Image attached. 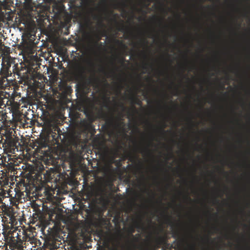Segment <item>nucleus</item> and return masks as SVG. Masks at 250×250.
<instances>
[{
    "label": "nucleus",
    "mask_w": 250,
    "mask_h": 250,
    "mask_svg": "<svg viewBox=\"0 0 250 250\" xmlns=\"http://www.w3.org/2000/svg\"><path fill=\"white\" fill-rule=\"evenodd\" d=\"M188 121H189V123H190V124H193V122H192V118H189V119H188Z\"/></svg>",
    "instance_id": "obj_46"
},
{
    "label": "nucleus",
    "mask_w": 250,
    "mask_h": 250,
    "mask_svg": "<svg viewBox=\"0 0 250 250\" xmlns=\"http://www.w3.org/2000/svg\"><path fill=\"white\" fill-rule=\"evenodd\" d=\"M142 226V225L140 223H137L136 225V228L137 229H141Z\"/></svg>",
    "instance_id": "obj_37"
},
{
    "label": "nucleus",
    "mask_w": 250,
    "mask_h": 250,
    "mask_svg": "<svg viewBox=\"0 0 250 250\" xmlns=\"http://www.w3.org/2000/svg\"><path fill=\"white\" fill-rule=\"evenodd\" d=\"M164 216L166 217V219L169 222H171V221H170V217L169 216H168L167 215H166L165 214V213L164 212Z\"/></svg>",
    "instance_id": "obj_32"
},
{
    "label": "nucleus",
    "mask_w": 250,
    "mask_h": 250,
    "mask_svg": "<svg viewBox=\"0 0 250 250\" xmlns=\"http://www.w3.org/2000/svg\"><path fill=\"white\" fill-rule=\"evenodd\" d=\"M125 59L123 57L119 58V62H120L123 66H124L125 65Z\"/></svg>",
    "instance_id": "obj_28"
},
{
    "label": "nucleus",
    "mask_w": 250,
    "mask_h": 250,
    "mask_svg": "<svg viewBox=\"0 0 250 250\" xmlns=\"http://www.w3.org/2000/svg\"><path fill=\"white\" fill-rule=\"evenodd\" d=\"M11 198L9 199L10 204L12 206L17 205V203H22V200L25 201L24 191H22L19 187H16L15 188L11 187L10 191Z\"/></svg>",
    "instance_id": "obj_8"
},
{
    "label": "nucleus",
    "mask_w": 250,
    "mask_h": 250,
    "mask_svg": "<svg viewBox=\"0 0 250 250\" xmlns=\"http://www.w3.org/2000/svg\"><path fill=\"white\" fill-rule=\"evenodd\" d=\"M142 156H163V155H142ZM163 156H176L175 155H163ZM177 156H194V155H177ZM196 156H250V155H198Z\"/></svg>",
    "instance_id": "obj_13"
},
{
    "label": "nucleus",
    "mask_w": 250,
    "mask_h": 250,
    "mask_svg": "<svg viewBox=\"0 0 250 250\" xmlns=\"http://www.w3.org/2000/svg\"><path fill=\"white\" fill-rule=\"evenodd\" d=\"M23 3L26 5H30L32 3V0H24Z\"/></svg>",
    "instance_id": "obj_31"
},
{
    "label": "nucleus",
    "mask_w": 250,
    "mask_h": 250,
    "mask_svg": "<svg viewBox=\"0 0 250 250\" xmlns=\"http://www.w3.org/2000/svg\"><path fill=\"white\" fill-rule=\"evenodd\" d=\"M125 136H126V141H127L128 136V135H127L126 133L125 134Z\"/></svg>",
    "instance_id": "obj_51"
},
{
    "label": "nucleus",
    "mask_w": 250,
    "mask_h": 250,
    "mask_svg": "<svg viewBox=\"0 0 250 250\" xmlns=\"http://www.w3.org/2000/svg\"><path fill=\"white\" fill-rule=\"evenodd\" d=\"M7 156H8V157H10V156H16V155H11L10 154H7Z\"/></svg>",
    "instance_id": "obj_50"
},
{
    "label": "nucleus",
    "mask_w": 250,
    "mask_h": 250,
    "mask_svg": "<svg viewBox=\"0 0 250 250\" xmlns=\"http://www.w3.org/2000/svg\"><path fill=\"white\" fill-rule=\"evenodd\" d=\"M114 41L116 44L119 45L120 46H121L123 47H125V45L123 43L122 41H120L119 40H114Z\"/></svg>",
    "instance_id": "obj_26"
},
{
    "label": "nucleus",
    "mask_w": 250,
    "mask_h": 250,
    "mask_svg": "<svg viewBox=\"0 0 250 250\" xmlns=\"http://www.w3.org/2000/svg\"><path fill=\"white\" fill-rule=\"evenodd\" d=\"M238 143L239 144H242L243 143V140L242 139V138H240L238 140Z\"/></svg>",
    "instance_id": "obj_44"
},
{
    "label": "nucleus",
    "mask_w": 250,
    "mask_h": 250,
    "mask_svg": "<svg viewBox=\"0 0 250 250\" xmlns=\"http://www.w3.org/2000/svg\"><path fill=\"white\" fill-rule=\"evenodd\" d=\"M5 214H6L7 216H9V217H11L12 216V213L10 212V210L6 211Z\"/></svg>",
    "instance_id": "obj_34"
},
{
    "label": "nucleus",
    "mask_w": 250,
    "mask_h": 250,
    "mask_svg": "<svg viewBox=\"0 0 250 250\" xmlns=\"http://www.w3.org/2000/svg\"><path fill=\"white\" fill-rule=\"evenodd\" d=\"M191 250H195L194 246H192L191 247Z\"/></svg>",
    "instance_id": "obj_49"
},
{
    "label": "nucleus",
    "mask_w": 250,
    "mask_h": 250,
    "mask_svg": "<svg viewBox=\"0 0 250 250\" xmlns=\"http://www.w3.org/2000/svg\"><path fill=\"white\" fill-rule=\"evenodd\" d=\"M0 134H2L5 138L4 145H5L4 151L6 153H11L14 154L16 151H18V138L16 137L15 134L16 131L11 127H6L5 129L0 130Z\"/></svg>",
    "instance_id": "obj_3"
},
{
    "label": "nucleus",
    "mask_w": 250,
    "mask_h": 250,
    "mask_svg": "<svg viewBox=\"0 0 250 250\" xmlns=\"http://www.w3.org/2000/svg\"><path fill=\"white\" fill-rule=\"evenodd\" d=\"M219 202V201L216 198H214L213 203L214 204H218Z\"/></svg>",
    "instance_id": "obj_41"
},
{
    "label": "nucleus",
    "mask_w": 250,
    "mask_h": 250,
    "mask_svg": "<svg viewBox=\"0 0 250 250\" xmlns=\"http://www.w3.org/2000/svg\"><path fill=\"white\" fill-rule=\"evenodd\" d=\"M1 68L0 70V88L6 89L7 87L16 84V78L8 79V78L12 77V74L18 76V79L21 78V72L22 66L21 64L15 63L10 59L2 58Z\"/></svg>",
    "instance_id": "obj_1"
},
{
    "label": "nucleus",
    "mask_w": 250,
    "mask_h": 250,
    "mask_svg": "<svg viewBox=\"0 0 250 250\" xmlns=\"http://www.w3.org/2000/svg\"><path fill=\"white\" fill-rule=\"evenodd\" d=\"M73 74L76 80H83L86 77V69L84 66L78 65L74 68Z\"/></svg>",
    "instance_id": "obj_9"
},
{
    "label": "nucleus",
    "mask_w": 250,
    "mask_h": 250,
    "mask_svg": "<svg viewBox=\"0 0 250 250\" xmlns=\"http://www.w3.org/2000/svg\"><path fill=\"white\" fill-rule=\"evenodd\" d=\"M6 157H0V165L9 169L14 168V166L18 165L16 160L18 161L19 159L20 160L19 162L21 161L23 158L30 161H31L32 158H35V160H37L36 158L41 160H48V157H7L8 161H6Z\"/></svg>",
    "instance_id": "obj_6"
},
{
    "label": "nucleus",
    "mask_w": 250,
    "mask_h": 250,
    "mask_svg": "<svg viewBox=\"0 0 250 250\" xmlns=\"http://www.w3.org/2000/svg\"><path fill=\"white\" fill-rule=\"evenodd\" d=\"M132 101L133 103H134L136 100H137V98H135V97H132L131 98Z\"/></svg>",
    "instance_id": "obj_43"
},
{
    "label": "nucleus",
    "mask_w": 250,
    "mask_h": 250,
    "mask_svg": "<svg viewBox=\"0 0 250 250\" xmlns=\"http://www.w3.org/2000/svg\"><path fill=\"white\" fill-rule=\"evenodd\" d=\"M134 143L137 145L138 144L137 142L136 141V140H134Z\"/></svg>",
    "instance_id": "obj_54"
},
{
    "label": "nucleus",
    "mask_w": 250,
    "mask_h": 250,
    "mask_svg": "<svg viewBox=\"0 0 250 250\" xmlns=\"http://www.w3.org/2000/svg\"><path fill=\"white\" fill-rule=\"evenodd\" d=\"M104 82L105 83H106V84H107V82H106V80H105V79H104Z\"/></svg>",
    "instance_id": "obj_56"
},
{
    "label": "nucleus",
    "mask_w": 250,
    "mask_h": 250,
    "mask_svg": "<svg viewBox=\"0 0 250 250\" xmlns=\"http://www.w3.org/2000/svg\"><path fill=\"white\" fill-rule=\"evenodd\" d=\"M191 135L190 134L188 135V140L184 139L183 142V144L186 146H188L193 143L197 144V143L199 141V138L198 136L195 135V136H192L191 137Z\"/></svg>",
    "instance_id": "obj_14"
},
{
    "label": "nucleus",
    "mask_w": 250,
    "mask_h": 250,
    "mask_svg": "<svg viewBox=\"0 0 250 250\" xmlns=\"http://www.w3.org/2000/svg\"><path fill=\"white\" fill-rule=\"evenodd\" d=\"M89 157H68V158H70L71 160L74 159L75 158H79V159L80 161H82V160L86 159L89 162V161H90V159H89ZM66 158H67V157H49V159L52 160V161H53V160H61V161H63Z\"/></svg>",
    "instance_id": "obj_17"
},
{
    "label": "nucleus",
    "mask_w": 250,
    "mask_h": 250,
    "mask_svg": "<svg viewBox=\"0 0 250 250\" xmlns=\"http://www.w3.org/2000/svg\"><path fill=\"white\" fill-rule=\"evenodd\" d=\"M92 158H93V160H94V159H95V160H96V161L97 160V158H94V157H92Z\"/></svg>",
    "instance_id": "obj_58"
},
{
    "label": "nucleus",
    "mask_w": 250,
    "mask_h": 250,
    "mask_svg": "<svg viewBox=\"0 0 250 250\" xmlns=\"http://www.w3.org/2000/svg\"><path fill=\"white\" fill-rule=\"evenodd\" d=\"M3 37V35L0 34V49H1L2 47L4 46V43L1 40V38Z\"/></svg>",
    "instance_id": "obj_29"
},
{
    "label": "nucleus",
    "mask_w": 250,
    "mask_h": 250,
    "mask_svg": "<svg viewBox=\"0 0 250 250\" xmlns=\"http://www.w3.org/2000/svg\"><path fill=\"white\" fill-rule=\"evenodd\" d=\"M58 156H62V157H63V156H67L66 155H59Z\"/></svg>",
    "instance_id": "obj_52"
},
{
    "label": "nucleus",
    "mask_w": 250,
    "mask_h": 250,
    "mask_svg": "<svg viewBox=\"0 0 250 250\" xmlns=\"http://www.w3.org/2000/svg\"><path fill=\"white\" fill-rule=\"evenodd\" d=\"M84 113L86 119L83 120L81 122V125L82 128V133L84 136V138L82 139L78 138L79 142L87 143L89 140V133L94 129L92 123L95 121L96 118L93 111L91 110L86 109Z\"/></svg>",
    "instance_id": "obj_4"
},
{
    "label": "nucleus",
    "mask_w": 250,
    "mask_h": 250,
    "mask_svg": "<svg viewBox=\"0 0 250 250\" xmlns=\"http://www.w3.org/2000/svg\"><path fill=\"white\" fill-rule=\"evenodd\" d=\"M8 95L9 98L8 102L10 103V105L15 109H19L20 106L22 104L23 105L22 107L30 104V100L29 98L21 97V93L15 90L11 95L9 93H8Z\"/></svg>",
    "instance_id": "obj_5"
},
{
    "label": "nucleus",
    "mask_w": 250,
    "mask_h": 250,
    "mask_svg": "<svg viewBox=\"0 0 250 250\" xmlns=\"http://www.w3.org/2000/svg\"><path fill=\"white\" fill-rule=\"evenodd\" d=\"M113 21L116 23L117 29L118 31L125 32L128 30V28L123 23H119L116 19H114Z\"/></svg>",
    "instance_id": "obj_18"
},
{
    "label": "nucleus",
    "mask_w": 250,
    "mask_h": 250,
    "mask_svg": "<svg viewBox=\"0 0 250 250\" xmlns=\"http://www.w3.org/2000/svg\"><path fill=\"white\" fill-rule=\"evenodd\" d=\"M102 71H103L104 73H105V71L104 69H102Z\"/></svg>",
    "instance_id": "obj_60"
},
{
    "label": "nucleus",
    "mask_w": 250,
    "mask_h": 250,
    "mask_svg": "<svg viewBox=\"0 0 250 250\" xmlns=\"http://www.w3.org/2000/svg\"><path fill=\"white\" fill-rule=\"evenodd\" d=\"M172 142H173V143H176V141H175V140H173H173H172Z\"/></svg>",
    "instance_id": "obj_55"
},
{
    "label": "nucleus",
    "mask_w": 250,
    "mask_h": 250,
    "mask_svg": "<svg viewBox=\"0 0 250 250\" xmlns=\"http://www.w3.org/2000/svg\"><path fill=\"white\" fill-rule=\"evenodd\" d=\"M136 129H137V130L138 131H139V129H138V127H136Z\"/></svg>",
    "instance_id": "obj_64"
},
{
    "label": "nucleus",
    "mask_w": 250,
    "mask_h": 250,
    "mask_svg": "<svg viewBox=\"0 0 250 250\" xmlns=\"http://www.w3.org/2000/svg\"><path fill=\"white\" fill-rule=\"evenodd\" d=\"M172 236L174 238L179 237L180 233H179V231L177 230L174 231Z\"/></svg>",
    "instance_id": "obj_27"
},
{
    "label": "nucleus",
    "mask_w": 250,
    "mask_h": 250,
    "mask_svg": "<svg viewBox=\"0 0 250 250\" xmlns=\"http://www.w3.org/2000/svg\"><path fill=\"white\" fill-rule=\"evenodd\" d=\"M95 36H96V38H97V41L94 42V45L96 46H97V45L99 44H100V46H102L103 45L102 42H100V43H99V42L101 40V37H106L107 36L106 33L104 31L102 32V35L101 36L98 34H97V35H96Z\"/></svg>",
    "instance_id": "obj_20"
},
{
    "label": "nucleus",
    "mask_w": 250,
    "mask_h": 250,
    "mask_svg": "<svg viewBox=\"0 0 250 250\" xmlns=\"http://www.w3.org/2000/svg\"><path fill=\"white\" fill-rule=\"evenodd\" d=\"M23 187H24V186H23ZM24 191H25L26 192V196L29 195V194L30 193V191L28 189L27 186H25V190Z\"/></svg>",
    "instance_id": "obj_30"
},
{
    "label": "nucleus",
    "mask_w": 250,
    "mask_h": 250,
    "mask_svg": "<svg viewBox=\"0 0 250 250\" xmlns=\"http://www.w3.org/2000/svg\"><path fill=\"white\" fill-rule=\"evenodd\" d=\"M21 78L22 79L20 78V80L23 81L24 84L27 85L28 86V89L33 93L36 92L37 89L41 86V83L35 79L24 80L22 77Z\"/></svg>",
    "instance_id": "obj_10"
},
{
    "label": "nucleus",
    "mask_w": 250,
    "mask_h": 250,
    "mask_svg": "<svg viewBox=\"0 0 250 250\" xmlns=\"http://www.w3.org/2000/svg\"><path fill=\"white\" fill-rule=\"evenodd\" d=\"M99 156H110V155H100ZM112 156H139L138 155H131L129 154L127 150L126 149V155H113Z\"/></svg>",
    "instance_id": "obj_24"
},
{
    "label": "nucleus",
    "mask_w": 250,
    "mask_h": 250,
    "mask_svg": "<svg viewBox=\"0 0 250 250\" xmlns=\"http://www.w3.org/2000/svg\"><path fill=\"white\" fill-rule=\"evenodd\" d=\"M157 140V138L154 136L152 134L150 135V140L146 143H140L139 145L140 146L147 149L153 144V141Z\"/></svg>",
    "instance_id": "obj_15"
},
{
    "label": "nucleus",
    "mask_w": 250,
    "mask_h": 250,
    "mask_svg": "<svg viewBox=\"0 0 250 250\" xmlns=\"http://www.w3.org/2000/svg\"><path fill=\"white\" fill-rule=\"evenodd\" d=\"M184 197L187 200H189L190 201H191V199L190 198V197L189 196V195L188 194H186L184 196Z\"/></svg>",
    "instance_id": "obj_36"
},
{
    "label": "nucleus",
    "mask_w": 250,
    "mask_h": 250,
    "mask_svg": "<svg viewBox=\"0 0 250 250\" xmlns=\"http://www.w3.org/2000/svg\"><path fill=\"white\" fill-rule=\"evenodd\" d=\"M120 106L122 108L123 111H124L126 109V107L123 104H121Z\"/></svg>",
    "instance_id": "obj_39"
},
{
    "label": "nucleus",
    "mask_w": 250,
    "mask_h": 250,
    "mask_svg": "<svg viewBox=\"0 0 250 250\" xmlns=\"http://www.w3.org/2000/svg\"><path fill=\"white\" fill-rule=\"evenodd\" d=\"M160 5L162 7V11H164V12H166V10H165V9L163 7V4L162 3H160Z\"/></svg>",
    "instance_id": "obj_45"
},
{
    "label": "nucleus",
    "mask_w": 250,
    "mask_h": 250,
    "mask_svg": "<svg viewBox=\"0 0 250 250\" xmlns=\"http://www.w3.org/2000/svg\"><path fill=\"white\" fill-rule=\"evenodd\" d=\"M167 126L165 123H164L162 126L159 128V136L158 137L161 139H164L166 137V134L167 133H171L173 136H175V133L172 132L171 130H165V128Z\"/></svg>",
    "instance_id": "obj_12"
},
{
    "label": "nucleus",
    "mask_w": 250,
    "mask_h": 250,
    "mask_svg": "<svg viewBox=\"0 0 250 250\" xmlns=\"http://www.w3.org/2000/svg\"><path fill=\"white\" fill-rule=\"evenodd\" d=\"M98 25H99L100 26L102 27H104V23H103V20H101V21L99 22V23H98Z\"/></svg>",
    "instance_id": "obj_33"
},
{
    "label": "nucleus",
    "mask_w": 250,
    "mask_h": 250,
    "mask_svg": "<svg viewBox=\"0 0 250 250\" xmlns=\"http://www.w3.org/2000/svg\"><path fill=\"white\" fill-rule=\"evenodd\" d=\"M120 158H121V160H129V161H132L134 159H136V158H139V157H120Z\"/></svg>",
    "instance_id": "obj_25"
},
{
    "label": "nucleus",
    "mask_w": 250,
    "mask_h": 250,
    "mask_svg": "<svg viewBox=\"0 0 250 250\" xmlns=\"http://www.w3.org/2000/svg\"><path fill=\"white\" fill-rule=\"evenodd\" d=\"M100 159H104V158H107V157H99ZM109 158H111V160H115L116 158H117V157H108Z\"/></svg>",
    "instance_id": "obj_38"
},
{
    "label": "nucleus",
    "mask_w": 250,
    "mask_h": 250,
    "mask_svg": "<svg viewBox=\"0 0 250 250\" xmlns=\"http://www.w3.org/2000/svg\"><path fill=\"white\" fill-rule=\"evenodd\" d=\"M97 17H98L97 16H95V17H94V19H96Z\"/></svg>",
    "instance_id": "obj_63"
},
{
    "label": "nucleus",
    "mask_w": 250,
    "mask_h": 250,
    "mask_svg": "<svg viewBox=\"0 0 250 250\" xmlns=\"http://www.w3.org/2000/svg\"><path fill=\"white\" fill-rule=\"evenodd\" d=\"M147 66H148V63H145L143 66V69H147Z\"/></svg>",
    "instance_id": "obj_40"
},
{
    "label": "nucleus",
    "mask_w": 250,
    "mask_h": 250,
    "mask_svg": "<svg viewBox=\"0 0 250 250\" xmlns=\"http://www.w3.org/2000/svg\"><path fill=\"white\" fill-rule=\"evenodd\" d=\"M9 241V243L10 244V247L11 248V250H14V249H17V250H22V242L21 240L18 241L17 239H16L13 237L11 238Z\"/></svg>",
    "instance_id": "obj_11"
},
{
    "label": "nucleus",
    "mask_w": 250,
    "mask_h": 250,
    "mask_svg": "<svg viewBox=\"0 0 250 250\" xmlns=\"http://www.w3.org/2000/svg\"><path fill=\"white\" fill-rule=\"evenodd\" d=\"M213 229L216 230V231H218V229L217 227H213Z\"/></svg>",
    "instance_id": "obj_48"
},
{
    "label": "nucleus",
    "mask_w": 250,
    "mask_h": 250,
    "mask_svg": "<svg viewBox=\"0 0 250 250\" xmlns=\"http://www.w3.org/2000/svg\"><path fill=\"white\" fill-rule=\"evenodd\" d=\"M207 240H208L210 238H209V237H208H208H207Z\"/></svg>",
    "instance_id": "obj_61"
},
{
    "label": "nucleus",
    "mask_w": 250,
    "mask_h": 250,
    "mask_svg": "<svg viewBox=\"0 0 250 250\" xmlns=\"http://www.w3.org/2000/svg\"><path fill=\"white\" fill-rule=\"evenodd\" d=\"M138 104H141V102H139L138 103Z\"/></svg>",
    "instance_id": "obj_59"
},
{
    "label": "nucleus",
    "mask_w": 250,
    "mask_h": 250,
    "mask_svg": "<svg viewBox=\"0 0 250 250\" xmlns=\"http://www.w3.org/2000/svg\"><path fill=\"white\" fill-rule=\"evenodd\" d=\"M158 21H159L160 22H162V19H159V20H158Z\"/></svg>",
    "instance_id": "obj_53"
},
{
    "label": "nucleus",
    "mask_w": 250,
    "mask_h": 250,
    "mask_svg": "<svg viewBox=\"0 0 250 250\" xmlns=\"http://www.w3.org/2000/svg\"><path fill=\"white\" fill-rule=\"evenodd\" d=\"M3 0V4H2V6L4 10V11H2L1 10V14L3 15L4 12L6 13H10L12 10L10 8V6L8 4V3L10 2L11 0Z\"/></svg>",
    "instance_id": "obj_16"
},
{
    "label": "nucleus",
    "mask_w": 250,
    "mask_h": 250,
    "mask_svg": "<svg viewBox=\"0 0 250 250\" xmlns=\"http://www.w3.org/2000/svg\"><path fill=\"white\" fill-rule=\"evenodd\" d=\"M11 188L10 189H9L8 190H2L0 192V196L2 197L3 198L9 197L11 198V193H10L9 192L10 191Z\"/></svg>",
    "instance_id": "obj_21"
},
{
    "label": "nucleus",
    "mask_w": 250,
    "mask_h": 250,
    "mask_svg": "<svg viewBox=\"0 0 250 250\" xmlns=\"http://www.w3.org/2000/svg\"><path fill=\"white\" fill-rule=\"evenodd\" d=\"M72 91V89L70 86H66L63 89V91L62 92L64 93V95H67L71 93Z\"/></svg>",
    "instance_id": "obj_22"
},
{
    "label": "nucleus",
    "mask_w": 250,
    "mask_h": 250,
    "mask_svg": "<svg viewBox=\"0 0 250 250\" xmlns=\"http://www.w3.org/2000/svg\"><path fill=\"white\" fill-rule=\"evenodd\" d=\"M144 158H150V157H144ZM154 158V157H152ZM159 158H161V157H158ZM165 158L167 160H170L171 158H173V157H163ZM176 157H173V158H175ZM181 158H189V157H180ZM197 158H199L200 160L203 159L204 157H197ZM209 157H205V158H209ZM211 158H214L215 157H210ZM246 158H248V157H245Z\"/></svg>",
    "instance_id": "obj_23"
},
{
    "label": "nucleus",
    "mask_w": 250,
    "mask_h": 250,
    "mask_svg": "<svg viewBox=\"0 0 250 250\" xmlns=\"http://www.w3.org/2000/svg\"><path fill=\"white\" fill-rule=\"evenodd\" d=\"M89 81L91 82H92V81L91 80V79H89ZM94 83H96L97 82V80L96 79H95L93 81Z\"/></svg>",
    "instance_id": "obj_47"
},
{
    "label": "nucleus",
    "mask_w": 250,
    "mask_h": 250,
    "mask_svg": "<svg viewBox=\"0 0 250 250\" xmlns=\"http://www.w3.org/2000/svg\"><path fill=\"white\" fill-rule=\"evenodd\" d=\"M156 243L158 247L162 245H168L167 243V238L166 236H159L156 239Z\"/></svg>",
    "instance_id": "obj_19"
},
{
    "label": "nucleus",
    "mask_w": 250,
    "mask_h": 250,
    "mask_svg": "<svg viewBox=\"0 0 250 250\" xmlns=\"http://www.w3.org/2000/svg\"><path fill=\"white\" fill-rule=\"evenodd\" d=\"M142 44L144 46H146L147 45V42L146 41V39H143L142 41Z\"/></svg>",
    "instance_id": "obj_35"
},
{
    "label": "nucleus",
    "mask_w": 250,
    "mask_h": 250,
    "mask_svg": "<svg viewBox=\"0 0 250 250\" xmlns=\"http://www.w3.org/2000/svg\"><path fill=\"white\" fill-rule=\"evenodd\" d=\"M218 141L219 143H222L224 142V138L222 137H221L218 140Z\"/></svg>",
    "instance_id": "obj_42"
},
{
    "label": "nucleus",
    "mask_w": 250,
    "mask_h": 250,
    "mask_svg": "<svg viewBox=\"0 0 250 250\" xmlns=\"http://www.w3.org/2000/svg\"><path fill=\"white\" fill-rule=\"evenodd\" d=\"M124 115L120 112L116 116L112 113L110 116L106 117V123L110 127L117 129H121L124 125L123 122Z\"/></svg>",
    "instance_id": "obj_7"
},
{
    "label": "nucleus",
    "mask_w": 250,
    "mask_h": 250,
    "mask_svg": "<svg viewBox=\"0 0 250 250\" xmlns=\"http://www.w3.org/2000/svg\"><path fill=\"white\" fill-rule=\"evenodd\" d=\"M240 212H241V213H244V211H243V210H241Z\"/></svg>",
    "instance_id": "obj_62"
},
{
    "label": "nucleus",
    "mask_w": 250,
    "mask_h": 250,
    "mask_svg": "<svg viewBox=\"0 0 250 250\" xmlns=\"http://www.w3.org/2000/svg\"><path fill=\"white\" fill-rule=\"evenodd\" d=\"M45 125L48 128V133L47 135L43 137H41L37 141V151L39 152L42 151V153L43 154L42 156H53L52 155H48L45 154V151L41 150L42 148H45L49 146L50 142V138L52 141H55L58 143L59 139H61L62 131L59 128L57 124V121L54 119H47L45 121ZM38 156H40L38 155Z\"/></svg>",
    "instance_id": "obj_2"
},
{
    "label": "nucleus",
    "mask_w": 250,
    "mask_h": 250,
    "mask_svg": "<svg viewBox=\"0 0 250 250\" xmlns=\"http://www.w3.org/2000/svg\"><path fill=\"white\" fill-rule=\"evenodd\" d=\"M128 181V178H127L126 177V180H125V181Z\"/></svg>",
    "instance_id": "obj_57"
}]
</instances>
